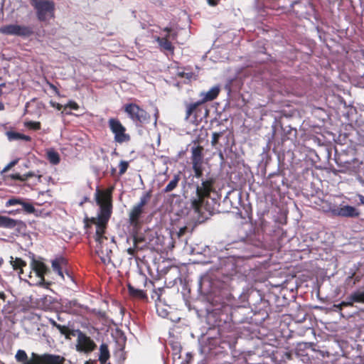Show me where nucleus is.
I'll return each instance as SVG.
<instances>
[{
    "label": "nucleus",
    "instance_id": "obj_8",
    "mask_svg": "<svg viewBox=\"0 0 364 364\" xmlns=\"http://www.w3.org/2000/svg\"><path fill=\"white\" fill-rule=\"evenodd\" d=\"M30 266L31 270L36 273L38 277V280L35 282L27 281L29 285L47 287L48 285L50 284V282H46L45 280V275L48 274L50 272V270L44 262L33 258L31 262Z\"/></svg>",
    "mask_w": 364,
    "mask_h": 364
},
{
    "label": "nucleus",
    "instance_id": "obj_31",
    "mask_svg": "<svg viewBox=\"0 0 364 364\" xmlns=\"http://www.w3.org/2000/svg\"><path fill=\"white\" fill-rule=\"evenodd\" d=\"M8 136L10 139H21L26 141H30L31 140V136L15 132H9Z\"/></svg>",
    "mask_w": 364,
    "mask_h": 364
},
{
    "label": "nucleus",
    "instance_id": "obj_55",
    "mask_svg": "<svg viewBox=\"0 0 364 364\" xmlns=\"http://www.w3.org/2000/svg\"><path fill=\"white\" fill-rule=\"evenodd\" d=\"M6 84L5 83H1L0 84V96L2 95L3 92H2V90L1 88L5 87Z\"/></svg>",
    "mask_w": 364,
    "mask_h": 364
},
{
    "label": "nucleus",
    "instance_id": "obj_28",
    "mask_svg": "<svg viewBox=\"0 0 364 364\" xmlns=\"http://www.w3.org/2000/svg\"><path fill=\"white\" fill-rule=\"evenodd\" d=\"M151 197V191L143 193L138 203L135 206L144 210V206L148 203Z\"/></svg>",
    "mask_w": 364,
    "mask_h": 364
},
{
    "label": "nucleus",
    "instance_id": "obj_18",
    "mask_svg": "<svg viewBox=\"0 0 364 364\" xmlns=\"http://www.w3.org/2000/svg\"><path fill=\"white\" fill-rule=\"evenodd\" d=\"M51 264L53 271L57 272L62 279H64L63 269L67 266L68 261L64 257H59L52 260Z\"/></svg>",
    "mask_w": 364,
    "mask_h": 364
},
{
    "label": "nucleus",
    "instance_id": "obj_60",
    "mask_svg": "<svg viewBox=\"0 0 364 364\" xmlns=\"http://www.w3.org/2000/svg\"><path fill=\"white\" fill-rule=\"evenodd\" d=\"M291 132H294V135H296V129H290V130H289V132L291 133Z\"/></svg>",
    "mask_w": 364,
    "mask_h": 364
},
{
    "label": "nucleus",
    "instance_id": "obj_52",
    "mask_svg": "<svg viewBox=\"0 0 364 364\" xmlns=\"http://www.w3.org/2000/svg\"><path fill=\"white\" fill-rule=\"evenodd\" d=\"M77 301H75V300L70 301H69V303H68V305H69V306H70V307H71V306H77Z\"/></svg>",
    "mask_w": 364,
    "mask_h": 364
},
{
    "label": "nucleus",
    "instance_id": "obj_63",
    "mask_svg": "<svg viewBox=\"0 0 364 364\" xmlns=\"http://www.w3.org/2000/svg\"><path fill=\"white\" fill-rule=\"evenodd\" d=\"M58 319L59 321H60V320H61V318H60V316H58Z\"/></svg>",
    "mask_w": 364,
    "mask_h": 364
},
{
    "label": "nucleus",
    "instance_id": "obj_12",
    "mask_svg": "<svg viewBox=\"0 0 364 364\" xmlns=\"http://www.w3.org/2000/svg\"><path fill=\"white\" fill-rule=\"evenodd\" d=\"M76 336H77L76 345L77 351L90 353L94 350L97 347L95 342L80 330L77 329Z\"/></svg>",
    "mask_w": 364,
    "mask_h": 364
},
{
    "label": "nucleus",
    "instance_id": "obj_41",
    "mask_svg": "<svg viewBox=\"0 0 364 364\" xmlns=\"http://www.w3.org/2000/svg\"><path fill=\"white\" fill-rule=\"evenodd\" d=\"M140 250L136 248V246H134V245H133V247H129L127 250V252L128 253V255H129L130 256L132 257H135L137 252L139 251Z\"/></svg>",
    "mask_w": 364,
    "mask_h": 364
},
{
    "label": "nucleus",
    "instance_id": "obj_61",
    "mask_svg": "<svg viewBox=\"0 0 364 364\" xmlns=\"http://www.w3.org/2000/svg\"><path fill=\"white\" fill-rule=\"evenodd\" d=\"M3 263H4V259L2 258H0V267H1Z\"/></svg>",
    "mask_w": 364,
    "mask_h": 364
},
{
    "label": "nucleus",
    "instance_id": "obj_22",
    "mask_svg": "<svg viewBox=\"0 0 364 364\" xmlns=\"http://www.w3.org/2000/svg\"><path fill=\"white\" fill-rule=\"evenodd\" d=\"M127 289L129 291V294L130 296L134 299H146L147 295L146 292L141 289H136L133 286H132L130 284L127 285Z\"/></svg>",
    "mask_w": 364,
    "mask_h": 364
},
{
    "label": "nucleus",
    "instance_id": "obj_42",
    "mask_svg": "<svg viewBox=\"0 0 364 364\" xmlns=\"http://www.w3.org/2000/svg\"><path fill=\"white\" fill-rule=\"evenodd\" d=\"M177 75L179 77H185L186 79H191L193 75V73L192 72H190V73H185V72H178L177 73Z\"/></svg>",
    "mask_w": 364,
    "mask_h": 364
},
{
    "label": "nucleus",
    "instance_id": "obj_51",
    "mask_svg": "<svg viewBox=\"0 0 364 364\" xmlns=\"http://www.w3.org/2000/svg\"><path fill=\"white\" fill-rule=\"evenodd\" d=\"M359 203L364 205V196L358 195Z\"/></svg>",
    "mask_w": 364,
    "mask_h": 364
},
{
    "label": "nucleus",
    "instance_id": "obj_23",
    "mask_svg": "<svg viewBox=\"0 0 364 364\" xmlns=\"http://www.w3.org/2000/svg\"><path fill=\"white\" fill-rule=\"evenodd\" d=\"M33 33V29L30 26H16V33L15 36L21 37H29Z\"/></svg>",
    "mask_w": 364,
    "mask_h": 364
},
{
    "label": "nucleus",
    "instance_id": "obj_7",
    "mask_svg": "<svg viewBox=\"0 0 364 364\" xmlns=\"http://www.w3.org/2000/svg\"><path fill=\"white\" fill-rule=\"evenodd\" d=\"M186 108L185 119L191 121L193 123L201 121L203 111L208 113L207 109L204 107L203 104L199 100L195 102H185Z\"/></svg>",
    "mask_w": 364,
    "mask_h": 364
},
{
    "label": "nucleus",
    "instance_id": "obj_32",
    "mask_svg": "<svg viewBox=\"0 0 364 364\" xmlns=\"http://www.w3.org/2000/svg\"><path fill=\"white\" fill-rule=\"evenodd\" d=\"M161 31L166 33V34L164 37L171 38L172 41H175L177 39L178 32L173 29L171 27H164L161 28Z\"/></svg>",
    "mask_w": 364,
    "mask_h": 364
},
{
    "label": "nucleus",
    "instance_id": "obj_36",
    "mask_svg": "<svg viewBox=\"0 0 364 364\" xmlns=\"http://www.w3.org/2000/svg\"><path fill=\"white\" fill-rule=\"evenodd\" d=\"M24 125L28 129L35 131L40 130L41 128V124L40 122L28 121L24 123Z\"/></svg>",
    "mask_w": 364,
    "mask_h": 364
},
{
    "label": "nucleus",
    "instance_id": "obj_9",
    "mask_svg": "<svg viewBox=\"0 0 364 364\" xmlns=\"http://www.w3.org/2000/svg\"><path fill=\"white\" fill-rule=\"evenodd\" d=\"M108 125L111 132L114 134V139L117 143L122 144L130 141V136L126 133L125 127L117 118H110Z\"/></svg>",
    "mask_w": 364,
    "mask_h": 364
},
{
    "label": "nucleus",
    "instance_id": "obj_19",
    "mask_svg": "<svg viewBox=\"0 0 364 364\" xmlns=\"http://www.w3.org/2000/svg\"><path fill=\"white\" fill-rule=\"evenodd\" d=\"M10 264L12 266L13 269L16 271L21 277L23 274V268L27 266L26 262L20 257L14 258L13 257H11Z\"/></svg>",
    "mask_w": 364,
    "mask_h": 364
},
{
    "label": "nucleus",
    "instance_id": "obj_33",
    "mask_svg": "<svg viewBox=\"0 0 364 364\" xmlns=\"http://www.w3.org/2000/svg\"><path fill=\"white\" fill-rule=\"evenodd\" d=\"M15 358L18 362H22L23 364H27L30 361L28 358L26 353L23 350H18L15 355Z\"/></svg>",
    "mask_w": 364,
    "mask_h": 364
},
{
    "label": "nucleus",
    "instance_id": "obj_38",
    "mask_svg": "<svg viewBox=\"0 0 364 364\" xmlns=\"http://www.w3.org/2000/svg\"><path fill=\"white\" fill-rule=\"evenodd\" d=\"M163 291H164L163 288L154 289L151 294V298L153 299H154L155 301H160L161 296Z\"/></svg>",
    "mask_w": 364,
    "mask_h": 364
},
{
    "label": "nucleus",
    "instance_id": "obj_59",
    "mask_svg": "<svg viewBox=\"0 0 364 364\" xmlns=\"http://www.w3.org/2000/svg\"><path fill=\"white\" fill-rule=\"evenodd\" d=\"M4 109V105L2 102H0V110H3Z\"/></svg>",
    "mask_w": 364,
    "mask_h": 364
},
{
    "label": "nucleus",
    "instance_id": "obj_48",
    "mask_svg": "<svg viewBox=\"0 0 364 364\" xmlns=\"http://www.w3.org/2000/svg\"><path fill=\"white\" fill-rule=\"evenodd\" d=\"M220 0H208V3L209 5L212 6H215L218 5Z\"/></svg>",
    "mask_w": 364,
    "mask_h": 364
},
{
    "label": "nucleus",
    "instance_id": "obj_5",
    "mask_svg": "<svg viewBox=\"0 0 364 364\" xmlns=\"http://www.w3.org/2000/svg\"><path fill=\"white\" fill-rule=\"evenodd\" d=\"M124 111L137 126L149 124L151 120L150 114L135 103H128L124 105Z\"/></svg>",
    "mask_w": 364,
    "mask_h": 364
},
{
    "label": "nucleus",
    "instance_id": "obj_11",
    "mask_svg": "<svg viewBox=\"0 0 364 364\" xmlns=\"http://www.w3.org/2000/svg\"><path fill=\"white\" fill-rule=\"evenodd\" d=\"M64 361L65 358L58 355L49 353L38 355L33 353L27 364H64Z\"/></svg>",
    "mask_w": 364,
    "mask_h": 364
},
{
    "label": "nucleus",
    "instance_id": "obj_1",
    "mask_svg": "<svg viewBox=\"0 0 364 364\" xmlns=\"http://www.w3.org/2000/svg\"><path fill=\"white\" fill-rule=\"evenodd\" d=\"M114 187L110 186L106 189H100L97 187L95 193V200L99 209L95 217L85 216L83 219L85 233L90 236L92 233V226L102 232L108 227L109 221L113 213L112 193Z\"/></svg>",
    "mask_w": 364,
    "mask_h": 364
},
{
    "label": "nucleus",
    "instance_id": "obj_62",
    "mask_svg": "<svg viewBox=\"0 0 364 364\" xmlns=\"http://www.w3.org/2000/svg\"><path fill=\"white\" fill-rule=\"evenodd\" d=\"M28 277H29L30 279H32V276L31 275V273L29 274Z\"/></svg>",
    "mask_w": 364,
    "mask_h": 364
},
{
    "label": "nucleus",
    "instance_id": "obj_30",
    "mask_svg": "<svg viewBox=\"0 0 364 364\" xmlns=\"http://www.w3.org/2000/svg\"><path fill=\"white\" fill-rule=\"evenodd\" d=\"M47 159L49 162L53 165H57L60 163V158L59 154L53 150L47 152Z\"/></svg>",
    "mask_w": 364,
    "mask_h": 364
},
{
    "label": "nucleus",
    "instance_id": "obj_20",
    "mask_svg": "<svg viewBox=\"0 0 364 364\" xmlns=\"http://www.w3.org/2000/svg\"><path fill=\"white\" fill-rule=\"evenodd\" d=\"M220 87L218 86H214L210 89L205 93H201V96H203L202 100L200 101L204 105L206 102L213 101L216 99L220 93Z\"/></svg>",
    "mask_w": 364,
    "mask_h": 364
},
{
    "label": "nucleus",
    "instance_id": "obj_45",
    "mask_svg": "<svg viewBox=\"0 0 364 364\" xmlns=\"http://www.w3.org/2000/svg\"><path fill=\"white\" fill-rule=\"evenodd\" d=\"M50 104L51 107L57 109L58 110H60L63 108V107L60 103L56 102H53V101H50Z\"/></svg>",
    "mask_w": 364,
    "mask_h": 364
},
{
    "label": "nucleus",
    "instance_id": "obj_14",
    "mask_svg": "<svg viewBox=\"0 0 364 364\" xmlns=\"http://www.w3.org/2000/svg\"><path fill=\"white\" fill-rule=\"evenodd\" d=\"M26 223L21 220H16L9 216L0 215V228L5 229H14L18 230L26 228Z\"/></svg>",
    "mask_w": 364,
    "mask_h": 364
},
{
    "label": "nucleus",
    "instance_id": "obj_6",
    "mask_svg": "<svg viewBox=\"0 0 364 364\" xmlns=\"http://www.w3.org/2000/svg\"><path fill=\"white\" fill-rule=\"evenodd\" d=\"M204 148L200 145H197L191 148V164L194 172V177L200 178L203 175V154Z\"/></svg>",
    "mask_w": 364,
    "mask_h": 364
},
{
    "label": "nucleus",
    "instance_id": "obj_25",
    "mask_svg": "<svg viewBox=\"0 0 364 364\" xmlns=\"http://www.w3.org/2000/svg\"><path fill=\"white\" fill-rule=\"evenodd\" d=\"M341 164H343V171H353L355 172L356 169L359 167L360 162L358 159H353L352 161H341Z\"/></svg>",
    "mask_w": 364,
    "mask_h": 364
},
{
    "label": "nucleus",
    "instance_id": "obj_37",
    "mask_svg": "<svg viewBox=\"0 0 364 364\" xmlns=\"http://www.w3.org/2000/svg\"><path fill=\"white\" fill-rule=\"evenodd\" d=\"M224 132H213L212 135L211 144L213 146H215L218 142L220 138L223 136Z\"/></svg>",
    "mask_w": 364,
    "mask_h": 364
},
{
    "label": "nucleus",
    "instance_id": "obj_4",
    "mask_svg": "<svg viewBox=\"0 0 364 364\" xmlns=\"http://www.w3.org/2000/svg\"><path fill=\"white\" fill-rule=\"evenodd\" d=\"M41 22L49 21L55 18V4L51 0H30Z\"/></svg>",
    "mask_w": 364,
    "mask_h": 364
},
{
    "label": "nucleus",
    "instance_id": "obj_54",
    "mask_svg": "<svg viewBox=\"0 0 364 364\" xmlns=\"http://www.w3.org/2000/svg\"><path fill=\"white\" fill-rule=\"evenodd\" d=\"M328 204H331V203H328V202H324V203H323V205L322 206V209H323V210L324 212H326V211H325V209L328 208Z\"/></svg>",
    "mask_w": 364,
    "mask_h": 364
},
{
    "label": "nucleus",
    "instance_id": "obj_40",
    "mask_svg": "<svg viewBox=\"0 0 364 364\" xmlns=\"http://www.w3.org/2000/svg\"><path fill=\"white\" fill-rule=\"evenodd\" d=\"M281 357V360L284 361L286 360H291L292 359V353L289 351L283 352L282 353H279Z\"/></svg>",
    "mask_w": 364,
    "mask_h": 364
},
{
    "label": "nucleus",
    "instance_id": "obj_53",
    "mask_svg": "<svg viewBox=\"0 0 364 364\" xmlns=\"http://www.w3.org/2000/svg\"><path fill=\"white\" fill-rule=\"evenodd\" d=\"M6 294L4 291H0V299H2L4 301H5L6 299Z\"/></svg>",
    "mask_w": 364,
    "mask_h": 364
},
{
    "label": "nucleus",
    "instance_id": "obj_43",
    "mask_svg": "<svg viewBox=\"0 0 364 364\" xmlns=\"http://www.w3.org/2000/svg\"><path fill=\"white\" fill-rule=\"evenodd\" d=\"M18 161L17 160H14L12 161H11L4 169H3V172H6L8 171L10 168H11L14 166H15L16 164H17Z\"/></svg>",
    "mask_w": 364,
    "mask_h": 364
},
{
    "label": "nucleus",
    "instance_id": "obj_3",
    "mask_svg": "<svg viewBox=\"0 0 364 364\" xmlns=\"http://www.w3.org/2000/svg\"><path fill=\"white\" fill-rule=\"evenodd\" d=\"M108 227H106L102 232H98V230L95 227V232L92 230L93 237L97 243L96 252L100 257L102 262L108 264L112 262V247L114 242V238L109 239L106 235Z\"/></svg>",
    "mask_w": 364,
    "mask_h": 364
},
{
    "label": "nucleus",
    "instance_id": "obj_47",
    "mask_svg": "<svg viewBox=\"0 0 364 364\" xmlns=\"http://www.w3.org/2000/svg\"><path fill=\"white\" fill-rule=\"evenodd\" d=\"M49 323L53 326L57 328V326H59L60 323H58L53 318L48 319Z\"/></svg>",
    "mask_w": 364,
    "mask_h": 364
},
{
    "label": "nucleus",
    "instance_id": "obj_10",
    "mask_svg": "<svg viewBox=\"0 0 364 364\" xmlns=\"http://www.w3.org/2000/svg\"><path fill=\"white\" fill-rule=\"evenodd\" d=\"M325 211L331 212L334 216L343 218H358L360 215L358 210L348 205L337 207L333 204H328Z\"/></svg>",
    "mask_w": 364,
    "mask_h": 364
},
{
    "label": "nucleus",
    "instance_id": "obj_17",
    "mask_svg": "<svg viewBox=\"0 0 364 364\" xmlns=\"http://www.w3.org/2000/svg\"><path fill=\"white\" fill-rule=\"evenodd\" d=\"M11 178L15 180H18L21 181H28L30 178H34V181L32 183L33 185H37L38 183L41 181L42 176L40 174H36L33 172H28L23 175H21L20 173H14L11 175Z\"/></svg>",
    "mask_w": 364,
    "mask_h": 364
},
{
    "label": "nucleus",
    "instance_id": "obj_46",
    "mask_svg": "<svg viewBox=\"0 0 364 364\" xmlns=\"http://www.w3.org/2000/svg\"><path fill=\"white\" fill-rule=\"evenodd\" d=\"M21 211H23L22 210V208H18V209H16V210H9L8 211L7 213L9 214V215H16L17 213H20Z\"/></svg>",
    "mask_w": 364,
    "mask_h": 364
},
{
    "label": "nucleus",
    "instance_id": "obj_44",
    "mask_svg": "<svg viewBox=\"0 0 364 364\" xmlns=\"http://www.w3.org/2000/svg\"><path fill=\"white\" fill-rule=\"evenodd\" d=\"M354 301L352 300V299H349V301H342L339 304V306H343L344 307L346 306H352L353 305Z\"/></svg>",
    "mask_w": 364,
    "mask_h": 364
},
{
    "label": "nucleus",
    "instance_id": "obj_39",
    "mask_svg": "<svg viewBox=\"0 0 364 364\" xmlns=\"http://www.w3.org/2000/svg\"><path fill=\"white\" fill-rule=\"evenodd\" d=\"M129 167V163L126 161H121L119 164V176L123 175L127 171V168Z\"/></svg>",
    "mask_w": 364,
    "mask_h": 364
},
{
    "label": "nucleus",
    "instance_id": "obj_29",
    "mask_svg": "<svg viewBox=\"0 0 364 364\" xmlns=\"http://www.w3.org/2000/svg\"><path fill=\"white\" fill-rule=\"evenodd\" d=\"M17 24L5 25L0 27V33L4 35L15 36L16 33Z\"/></svg>",
    "mask_w": 364,
    "mask_h": 364
},
{
    "label": "nucleus",
    "instance_id": "obj_24",
    "mask_svg": "<svg viewBox=\"0 0 364 364\" xmlns=\"http://www.w3.org/2000/svg\"><path fill=\"white\" fill-rule=\"evenodd\" d=\"M133 245L141 250L147 247L144 236L138 235L137 233L133 235Z\"/></svg>",
    "mask_w": 364,
    "mask_h": 364
},
{
    "label": "nucleus",
    "instance_id": "obj_58",
    "mask_svg": "<svg viewBox=\"0 0 364 364\" xmlns=\"http://www.w3.org/2000/svg\"><path fill=\"white\" fill-rule=\"evenodd\" d=\"M334 306L339 310H341L343 307V306H339V304L337 305H334Z\"/></svg>",
    "mask_w": 364,
    "mask_h": 364
},
{
    "label": "nucleus",
    "instance_id": "obj_34",
    "mask_svg": "<svg viewBox=\"0 0 364 364\" xmlns=\"http://www.w3.org/2000/svg\"><path fill=\"white\" fill-rule=\"evenodd\" d=\"M348 299H352V300L356 303H364V291H355L348 297Z\"/></svg>",
    "mask_w": 364,
    "mask_h": 364
},
{
    "label": "nucleus",
    "instance_id": "obj_16",
    "mask_svg": "<svg viewBox=\"0 0 364 364\" xmlns=\"http://www.w3.org/2000/svg\"><path fill=\"white\" fill-rule=\"evenodd\" d=\"M144 213V209L134 205L129 213V223L130 225L134 228H138L140 225V218Z\"/></svg>",
    "mask_w": 364,
    "mask_h": 364
},
{
    "label": "nucleus",
    "instance_id": "obj_26",
    "mask_svg": "<svg viewBox=\"0 0 364 364\" xmlns=\"http://www.w3.org/2000/svg\"><path fill=\"white\" fill-rule=\"evenodd\" d=\"M109 358V352L106 344L102 343L100 347L99 360L101 364H105Z\"/></svg>",
    "mask_w": 364,
    "mask_h": 364
},
{
    "label": "nucleus",
    "instance_id": "obj_57",
    "mask_svg": "<svg viewBox=\"0 0 364 364\" xmlns=\"http://www.w3.org/2000/svg\"><path fill=\"white\" fill-rule=\"evenodd\" d=\"M334 306L339 310H341L343 307V306H339V304L337 305H334Z\"/></svg>",
    "mask_w": 364,
    "mask_h": 364
},
{
    "label": "nucleus",
    "instance_id": "obj_21",
    "mask_svg": "<svg viewBox=\"0 0 364 364\" xmlns=\"http://www.w3.org/2000/svg\"><path fill=\"white\" fill-rule=\"evenodd\" d=\"M57 329L60 333L63 335L67 340H70L72 337H75L77 335V329H71L68 326L59 324L57 326Z\"/></svg>",
    "mask_w": 364,
    "mask_h": 364
},
{
    "label": "nucleus",
    "instance_id": "obj_49",
    "mask_svg": "<svg viewBox=\"0 0 364 364\" xmlns=\"http://www.w3.org/2000/svg\"><path fill=\"white\" fill-rule=\"evenodd\" d=\"M49 87L57 94H58V90L56 86H55L53 84L48 82Z\"/></svg>",
    "mask_w": 364,
    "mask_h": 364
},
{
    "label": "nucleus",
    "instance_id": "obj_35",
    "mask_svg": "<svg viewBox=\"0 0 364 364\" xmlns=\"http://www.w3.org/2000/svg\"><path fill=\"white\" fill-rule=\"evenodd\" d=\"M64 110L62 112V113H65V114H70L71 112H66L67 108H70L74 110H78L80 107L78 104L73 100L69 101L64 107Z\"/></svg>",
    "mask_w": 364,
    "mask_h": 364
},
{
    "label": "nucleus",
    "instance_id": "obj_15",
    "mask_svg": "<svg viewBox=\"0 0 364 364\" xmlns=\"http://www.w3.org/2000/svg\"><path fill=\"white\" fill-rule=\"evenodd\" d=\"M158 43L160 50L164 53H168L171 55L174 54L175 47L171 41V38L157 36L155 38Z\"/></svg>",
    "mask_w": 364,
    "mask_h": 364
},
{
    "label": "nucleus",
    "instance_id": "obj_13",
    "mask_svg": "<svg viewBox=\"0 0 364 364\" xmlns=\"http://www.w3.org/2000/svg\"><path fill=\"white\" fill-rule=\"evenodd\" d=\"M17 205H20L22 207L23 212H25L26 214H33L36 212V208L33 204L27 202L26 199L22 198L12 197L6 200L5 203L6 207Z\"/></svg>",
    "mask_w": 364,
    "mask_h": 364
},
{
    "label": "nucleus",
    "instance_id": "obj_50",
    "mask_svg": "<svg viewBox=\"0 0 364 364\" xmlns=\"http://www.w3.org/2000/svg\"><path fill=\"white\" fill-rule=\"evenodd\" d=\"M186 229H187L186 227L180 228L179 232H178V236L180 237V236H182L183 235H184L186 231Z\"/></svg>",
    "mask_w": 364,
    "mask_h": 364
},
{
    "label": "nucleus",
    "instance_id": "obj_2",
    "mask_svg": "<svg viewBox=\"0 0 364 364\" xmlns=\"http://www.w3.org/2000/svg\"><path fill=\"white\" fill-rule=\"evenodd\" d=\"M201 178L200 183L196 185V197L191 199V208L202 218H205V213H212L213 208L208 203L210 193L215 191L216 178L213 176L207 175Z\"/></svg>",
    "mask_w": 364,
    "mask_h": 364
},
{
    "label": "nucleus",
    "instance_id": "obj_56",
    "mask_svg": "<svg viewBox=\"0 0 364 364\" xmlns=\"http://www.w3.org/2000/svg\"><path fill=\"white\" fill-rule=\"evenodd\" d=\"M158 116H159V111L158 109H156V112L155 113V124H156V121H157V119H158Z\"/></svg>",
    "mask_w": 364,
    "mask_h": 364
},
{
    "label": "nucleus",
    "instance_id": "obj_27",
    "mask_svg": "<svg viewBox=\"0 0 364 364\" xmlns=\"http://www.w3.org/2000/svg\"><path fill=\"white\" fill-rule=\"evenodd\" d=\"M180 179H181L180 175L178 173L175 174L173 176V178L171 180V181L168 183V185L164 189V192L169 193V192L172 191L173 190H174L177 187Z\"/></svg>",
    "mask_w": 364,
    "mask_h": 364
}]
</instances>
